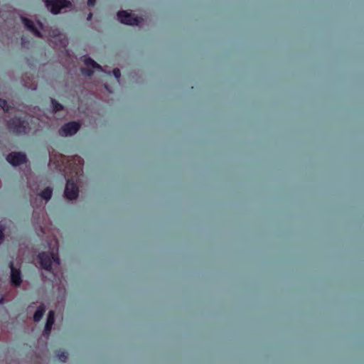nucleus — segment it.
Returning a JSON list of instances; mask_svg holds the SVG:
<instances>
[{
	"instance_id": "12",
	"label": "nucleus",
	"mask_w": 364,
	"mask_h": 364,
	"mask_svg": "<svg viewBox=\"0 0 364 364\" xmlns=\"http://www.w3.org/2000/svg\"><path fill=\"white\" fill-rule=\"evenodd\" d=\"M46 312V306L43 304H40L33 314V321L38 322L43 318Z\"/></svg>"
},
{
	"instance_id": "11",
	"label": "nucleus",
	"mask_w": 364,
	"mask_h": 364,
	"mask_svg": "<svg viewBox=\"0 0 364 364\" xmlns=\"http://www.w3.org/2000/svg\"><path fill=\"white\" fill-rule=\"evenodd\" d=\"M24 28L31 31L37 37H42L41 33L37 29L33 21L26 17H24Z\"/></svg>"
},
{
	"instance_id": "13",
	"label": "nucleus",
	"mask_w": 364,
	"mask_h": 364,
	"mask_svg": "<svg viewBox=\"0 0 364 364\" xmlns=\"http://www.w3.org/2000/svg\"><path fill=\"white\" fill-rule=\"evenodd\" d=\"M53 196V189L50 187H47L42 191L38 193V196H40L42 199L48 201Z\"/></svg>"
},
{
	"instance_id": "17",
	"label": "nucleus",
	"mask_w": 364,
	"mask_h": 364,
	"mask_svg": "<svg viewBox=\"0 0 364 364\" xmlns=\"http://www.w3.org/2000/svg\"><path fill=\"white\" fill-rule=\"evenodd\" d=\"M50 162L55 164V168L59 170V155L50 156Z\"/></svg>"
},
{
	"instance_id": "15",
	"label": "nucleus",
	"mask_w": 364,
	"mask_h": 364,
	"mask_svg": "<svg viewBox=\"0 0 364 364\" xmlns=\"http://www.w3.org/2000/svg\"><path fill=\"white\" fill-rule=\"evenodd\" d=\"M0 108H1L4 112H9L11 106L7 103L6 100L0 98Z\"/></svg>"
},
{
	"instance_id": "19",
	"label": "nucleus",
	"mask_w": 364,
	"mask_h": 364,
	"mask_svg": "<svg viewBox=\"0 0 364 364\" xmlns=\"http://www.w3.org/2000/svg\"><path fill=\"white\" fill-rule=\"evenodd\" d=\"M113 75L115 77L117 80H119L121 77V71L119 68H114L112 70Z\"/></svg>"
},
{
	"instance_id": "10",
	"label": "nucleus",
	"mask_w": 364,
	"mask_h": 364,
	"mask_svg": "<svg viewBox=\"0 0 364 364\" xmlns=\"http://www.w3.org/2000/svg\"><path fill=\"white\" fill-rule=\"evenodd\" d=\"M8 127L14 132L21 133L23 132V119L21 118H14L9 121Z\"/></svg>"
},
{
	"instance_id": "1",
	"label": "nucleus",
	"mask_w": 364,
	"mask_h": 364,
	"mask_svg": "<svg viewBox=\"0 0 364 364\" xmlns=\"http://www.w3.org/2000/svg\"><path fill=\"white\" fill-rule=\"evenodd\" d=\"M38 259L41 268L50 271L52 269V262L57 264H60V259L57 253L42 252L38 254Z\"/></svg>"
},
{
	"instance_id": "4",
	"label": "nucleus",
	"mask_w": 364,
	"mask_h": 364,
	"mask_svg": "<svg viewBox=\"0 0 364 364\" xmlns=\"http://www.w3.org/2000/svg\"><path fill=\"white\" fill-rule=\"evenodd\" d=\"M80 127L78 122H68L59 129V134L63 136H73L79 131Z\"/></svg>"
},
{
	"instance_id": "28",
	"label": "nucleus",
	"mask_w": 364,
	"mask_h": 364,
	"mask_svg": "<svg viewBox=\"0 0 364 364\" xmlns=\"http://www.w3.org/2000/svg\"><path fill=\"white\" fill-rule=\"evenodd\" d=\"M26 77V75L24 74V77ZM24 87H26V84H23Z\"/></svg>"
},
{
	"instance_id": "20",
	"label": "nucleus",
	"mask_w": 364,
	"mask_h": 364,
	"mask_svg": "<svg viewBox=\"0 0 364 364\" xmlns=\"http://www.w3.org/2000/svg\"><path fill=\"white\" fill-rule=\"evenodd\" d=\"M95 3H96V0H87V4L90 6H95Z\"/></svg>"
},
{
	"instance_id": "24",
	"label": "nucleus",
	"mask_w": 364,
	"mask_h": 364,
	"mask_svg": "<svg viewBox=\"0 0 364 364\" xmlns=\"http://www.w3.org/2000/svg\"><path fill=\"white\" fill-rule=\"evenodd\" d=\"M23 123H24V134H26V124H27L26 120V119H25V118H24Z\"/></svg>"
},
{
	"instance_id": "9",
	"label": "nucleus",
	"mask_w": 364,
	"mask_h": 364,
	"mask_svg": "<svg viewBox=\"0 0 364 364\" xmlns=\"http://www.w3.org/2000/svg\"><path fill=\"white\" fill-rule=\"evenodd\" d=\"M11 267V282L15 287L21 285L22 282L20 271L15 269L13 262L10 264Z\"/></svg>"
},
{
	"instance_id": "23",
	"label": "nucleus",
	"mask_w": 364,
	"mask_h": 364,
	"mask_svg": "<svg viewBox=\"0 0 364 364\" xmlns=\"http://www.w3.org/2000/svg\"><path fill=\"white\" fill-rule=\"evenodd\" d=\"M92 13H90V14H88V16H87V21H90V20H91V18H92Z\"/></svg>"
},
{
	"instance_id": "21",
	"label": "nucleus",
	"mask_w": 364,
	"mask_h": 364,
	"mask_svg": "<svg viewBox=\"0 0 364 364\" xmlns=\"http://www.w3.org/2000/svg\"><path fill=\"white\" fill-rule=\"evenodd\" d=\"M37 24H38V26L40 29H41V30L44 29L43 24L41 21H37Z\"/></svg>"
},
{
	"instance_id": "14",
	"label": "nucleus",
	"mask_w": 364,
	"mask_h": 364,
	"mask_svg": "<svg viewBox=\"0 0 364 364\" xmlns=\"http://www.w3.org/2000/svg\"><path fill=\"white\" fill-rule=\"evenodd\" d=\"M51 105H52L53 111L54 112H59V111L63 109V106L60 103H59L57 100H55V99H51Z\"/></svg>"
},
{
	"instance_id": "26",
	"label": "nucleus",
	"mask_w": 364,
	"mask_h": 364,
	"mask_svg": "<svg viewBox=\"0 0 364 364\" xmlns=\"http://www.w3.org/2000/svg\"><path fill=\"white\" fill-rule=\"evenodd\" d=\"M105 88H106L109 92H110V91L109 90V89H108V86H107V85H105Z\"/></svg>"
},
{
	"instance_id": "8",
	"label": "nucleus",
	"mask_w": 364,
	"mask_h": 364,
	"mask_svg": "<svg viewBox=\"0 0 364 364\" xmlns=\"http://www.w3.org/2000/svg\"><path fill=\"white\" fill-rule=\"evenodd\" d=\"M55 321V312L50 311L48 314L47 320L43 330V336L48 337L50 334L53 325Z\"/></svg>"
},
{
	"instance_id": "18",
	"label": "nucleus",
	"mask_w": 364,
	"mask_h": 364,
	"mask_svg": "<svg viewBox=\"0 0 364 364\" xmlns=\"http://www.w3.org/2000/svg\"><path fill=\"white\" fill-rule=\"evenodd\" d=\"M4 230H5V225L2 223H0V245L2 244V242H4V238H5Z\"/></svg>"
},
{
	"instance_id": "16",
	"label": "nucleus",
	"mask_w": 364,
	"mask_h": 364,
	"mask_svg": "<svg viewBox=\"0 0 364 364\" xmlns=\"http://www.w3.org/2000/svg\"><path fill=\"white\" fill-rule=\"evenodd\" d=\"M68 354L65 351H60L57 354V357L62 362H65L66 360L68 359Z\"/></svg>"
},
{
	"instance_id": "3",
	"label": "nucleus",
	"mask_w": 364,
	"mask_h": 364,
	"mask_svg": "<svg viewBox=\"0 0 364 364\" xmlns=\"http://www.w3.org/2000/svg\"><path fill=\"white\" fill-rule=\"evenodd\" d=\"M117 18L122 23L129 26L139 25L142 21V18L135 17L126 11H119Z\"/></svg>"
},
{
	"instance_id": "27",
	"label": "nucleus",
	"mask_w": 364,
	"mask_h": 364,
	"mask_svg": "<svg viewBox=\"0 0 364 364\" xmlns=\"http://www.w3.org/2000/svg\"><path fill=\"white\" fill-rule=\"evenodd\" d=\"M3 300H4V299H1L0 300V304H1V303L3 302Z\"/></svg>"
},
{
	"instance_id": "25",
	"label": "nucleus",
	"mask_w": 364,
	"mask_h": 364,
	"mask_svg": "<svg viewBox=\"0 0 364 364\" xmlns=\"http://www.w3.org/2000/svg\"><path fill=\"white\" fill-rule=\"evenodd\" d=\"M20 18L21 19V21H23V15H20Z\"/></svg>"
},
{
	"instance_id": "2",
	"label": "nucleus",
	"mask_w": 364,
	"mask_h": 364,
	"mask_svg": "<svg viewBox=\"0 0 364 364\" xmlns=\"http://www.w3.org/2000/svg\"><path fill=\"white\" fill-rule=\"evenodd\" d=\"M46 7L53 14H58L60 11L70 6L68 0H45Z\"/></svg>"
},
{
	"instance_id": "22",
	"label": "nucleus",
	"mask_w": 364,
	"mask_h": 364,
	"mask_svg": "<svg viewBox=\"0 0 364 364\" xmlns=\"http://www.w3.org/2000/svg\"><path fill=\"white\" fill-rule=\"evenodd\" d=\"M23 160H24V166H26L28 162V159H27V156L25 153H24Z\"/></svg>"
},
{
	"instance_id": "7",
	"label": "nucleus",
	"mask_w": 364,
	"mask_h": 364,
	"mask_svg": "<svg viewBox=\"0 0 364 364\" xmlns=\"http://www.w3.org/2000/svg\"><path fill=\"white\" fill-rule=\"evenodd\" d=\"M6 161L14 166L23 164V152H12L6 156Z\"/></svg>"
},
{
	"instance_id": "6",
	"label": "nucleus",
	"mask_w": 364,
	"mask_h": 364,
	"mask_svg": "<svg viewBox=\"0 0 364 364\" xmlns=\"http://www.w3.org/2000/svg\"><path fill=\"white\" fill-rule=\"evenodd\" d=\"M84 63L86 68H81V73L85 76H92L94 73V69L102 70V67L90 58H85Z\"/></svg>"
},
{
	"instance_id": "5",
	"label": "nucleus",
	"mask_w": 364,
	"mask_h": 364,
	"mask_svg": "<svg viewBox=\"0 0 364 364\" xmlns=\"http://www.w3.org/2000/svg\"><path fill=\"white\" fill-rule=\"evenodd\" d=\"M79 193L78 188L73 179L67 181L64 196L68 200H75L77 198Z\"/></svg>"
}]
</instances>
